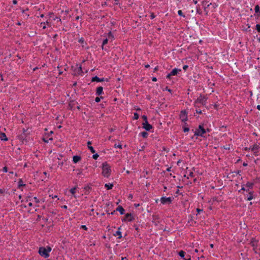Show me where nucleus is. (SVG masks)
Instances as JSON below:
<instances>
[{"mask_svg":"<svg viewBox=\"0 0 260 260\" xmlns=\"http://www.w3.org/2000/svg\"><path fill=\"white\" fill-rule=\"evenodd\" d=\"M95 100V102L96 103H98L100 102V101H101V99L99 98V96L96 97V98H95V100Z\"/></svg>","mask_w":260,"mask_h":260,"instance_id":"052dcab7","label":"nucleus"},{"mask_svg":"<svg viewBox=\"0 0 260 260\" xmlns=\"http://www.w3.org/2000/svg\"><path fill=\"white\" fill-rule=\"evenodd\" d=\"M49 140H51V141H52V140H53V138H49L48 140L46 139V138H42V141H43L44 142L46 143H48L49 142Z\"/></svg>","mask_w":260,"mask_h":260,"instance_id":"79ce46f5","label":"nucleus"},{"mask_svg":"<svg viewBox=\"0 0 260 260\" xmlns=\"http://www.w3.org/2000/svg\"><path fill=\"white\" fill-rule=\"evenodd\" d=\"M18 139L24 144H26L31 140L30 137V132L25 134H21L17 136Z\"/></svg>","mask_w":260,"mask_h":260,"instance_id":"7ed1b4c3","label":"nucleus"},{"mask_svg":"<svg viewBox=\"0 0 260 260\" xmlns=\"http://www.w3.org/2000/svg\"><path fill=\"white\" fill-rule=\"evenodd\" d=\"M171 76H173L172 75H171V73H169L167 76H166V78L167 79H171Z\"/></svg>","mask_w":260,"mask_h":260,"instance_id":"338daca9","label":"nucleus"},{"mask_svg":"<svg viewBox=\"0 0 260 260\" xmlns=\"http://www.w3.org/2000/svg\"><path fill=\"white\" fill-rule=\"evenodd\" d=\"M178 15L180 16H182L183 17H185V15L184 14H183L182 10H179L178 11Z\"/></svg>","mask_w":260,"mask_h":260,"instance_id":"37998d69","label":"nucleus"},{"mask_svg":"<svg viewBox=\"0 0 260 260\" xmlns=\"http://www.w3.org/2000/svg\"><path fill=\"white\" fill-rule=\"evenodd\" d=\"M32 199V196H28L26 197V202L31 201Z\"/></svg>","mask_w":260,"mask_h":260,"instance_id":"09e8293b","label":"nucleus"},{"mask_svg":"<svg viewBox=\"0 0 260 260\" xmlns=\"http://www.w3.org/2000/svg\"><path fill=\"white\" fill-rule=\"evenodd\" d=\"M142 118L144 122L143 123H146L148 121V117L146 115H143L142 116Z\"/></svg>","mask_w":260,"mask_h":260,"instance_id":"4c0bfd02","label":"nucleus"},{"mask_svg":"<svg viewBox=\"0 0 260 260\" xmlns=\"http://www.w3.org/2000/svg\"><path fill=\"white\" fill-rule=\"evenodd\" d=\"M91 144H92L91 141H88L87 143V145L88 149L90 151V152L92 153H95V150L94 149V148L91 146Z\"/></svg>","mask_w":260,"mask_h":260,"instance_id":"a211bd4d","label":"nucleus"},{"mask_svg":"<svg viewBox=\"0 0 260 260\" xmlns=\"http://www.w3.org/2000/svg\"><path fill=\"white\" fill-rule=\"evenodd\" d=\"M189 131V128L188 127V125H184L182 126V131L184 133L188 132Z\"/></svg>","mask_w":260,"mask_h":260,"instance_id":"473e14b6","label":"nucleus"},{"mask_svg":"<svg viewBox=\"0 0 260 260\" xmlns=\"http://www.w3.org/2000/svg\"><path fill=\"white\" fill-rule=\"evenodd\" d=\"M113 187V183H106L105 184V187L107 189V190H110V189H112V188Z\"/></svg>","mask_w":260,"mask_h":260,"instance_id":"7c9ffc66","label":"nucleus"},{"mask_svg":"<svg viewBox=\"0 0 260 260\" xmlns=\"http://www.w3.org/2000/svg\"><path fill=\"white\" fill-rule=\"evenodd\" d=\"M54 15V13L53 12H49L48 13V17L49 18H51Z\"/></svg>","mask_w":260,"mask_h":260,"instance_id":"680f3d73","label":"nucleus"},{"mask_svg":"<svg viewBox=\"0 0 260 260\" xmlns=\"http://www.w3.org/2000/svg\"><path fill=\"white\" fill-rule=\"evenodd\" d=\"M188 68V66H187V65H184L183 66V70L185 71H186Z\"/></svg>","mask_w":260,"mask_h":260,"instance_id":"774afa93","label":"nucleus"},{"mask_svg":"<svg viewBox=\"0 0 260 260\" xmlns=\"http://www.w3.org/2000/svg\"><path fill=\"white\" fill-rule=\"evenodd\" d=\"M196 10H197V13L199 14V15L202 14V11L200 8V7L199 5H198L196 7Z\"/></svg>","mask_w":260,"mask_h":260,"instance_id":"f704fd0d","label":"nucleus"},{"mask_svg":"<svg viewBox=\"0 0 260 260\" xmlns=\"http://www.w3.org/2000/svg\"><path fill=\"white\" fill-rule=\"evenodd\" d=\"M139 117H140V115H139V114L138 113H137V112H135V113H134V117H133V119H134V120H137V119H138L139 118Z\"/></svg>","mask_w":260,"mask_h":260,"instance_id":"c9c22d12","label":"nucleus"},{"mask_svg":"<svg viewBox=\"0 0 260 260\" xmlns=\"http://www.w3.org/2000/svg\"><path fill=\"white\" fill-rule=\"evenodd\" d=\"M247 192H248L249 194H244L245 196H246L245 199H246L247 201H251L256 196V194H253V191H249Z\"/></svg>","mask_w":260,"mask_h":260,"instance_id":"4468645a","label":"nucleus"},{"mask_svg":"<svg viewBox=\"0 0 260 260\" xmlns=\"http://www.w3.org/2000/svg\"><path fill=\"white\" fill-rule=\"evenodd\" d=\"M104 94L103 87L102 86H98L95 90V94L98 96L102 95Z\"/></svg>","mask_w":260,"mask_h":260,"instance_id":"2eb2a0df","label":"nucleus"},{"mask_svg":"<svg viewBox=\"0 0 260 260\" xmlns=\"http://www.w3.org/2000/svg\"><path fill=\"white\" fill-rule=\"evenodd\" d=\"M76 66L77 68L74 70V72L75 73L74 74V76H78L80 75L81 76H83L84 73L82 70V66L81 64H77Z\"/></svg>","mask_w":260,"mask_h":260,"instance_id":"0eeeda50","label":"nucleus"},{"mask_svg":"<svg viewBox=\"0 0 260 260\" xmlns=\"http://www.w3.org/2000/svg\"><path fill=\"white\" fill-rule=\"evenodd\" d=\"M3 170V171L4 172H5V173H7V172H8V167H7L5 166L4 167H3V170Z\"/></svg>","mask_w":260,"mask_h":260,"instance_id":"3c124183","label":"nucleus"},{"mask_svg":"<svg viewBox=\"0 0 260 260\" xmlns=\"http://www.w3.org/2000/svg\"><path fill=\"white\" fill-rule=\"evenodd\" d=\"M106 206L107 207H109L110 206L111 207H113V205L110 203V202H108L106 204Z\"/></svg>","mask_w":260,"mask_h":260,"instance_id":"bf43d9fd","label":"nucleus"},{"mask_svg":"<svg viewBox=\"0 0 260 260\" xmlns=\"http://www.w3.org/2000/svg\"><path fill=\"white\" fill-rule=\"evenodd\" d=\"M205 212L203 209L197 208L195 212H193L191 216V219L193 218H197L198 217H201L202 215H204Z\"/></svg>","mask_w":260,"mask_h":260,"instance_id":"423d86ee","label":"nucleus"},{"mask_svg":"<svg viewBox=\"0 0 260 260\" xmlns=\"http://www.w3.org/2000/svg\"><path fill=\"white\" fill-rule=\"evenodd\" d=\"M102 175L106 178H109L111 172V167L107 161L102 163Z\"/></svg>","mask_w":260,"mask_h":260,"instance_id":"f03ea898","label":"nucleus"},{"mask_svg":"<svg viewBox=\"0 0 260 260\" xmlns=\"http://www.w3.org/2000/svg\"><path fill=\"white\" fill-rule=\"evenodd\" d=\"M180 72H181V70L180 69L174 68L171 71L170 73H171V75H172V76H173L177 75L178 73H179Z\"/></svg>","mask_w":260,"mask_h":260,"instance_id":"6ab92c4d","label":"nucleus"},{"mask_svg":"<svg viewBox=\"0 0 260 260\" xmlns=\"http://www.w3.org/2000/svg\"><path fill=\"white\" fill-rule=\"evenodd\" d=\"M253 155L254 156H256L259 155V154L258 153V150H256V151H253Z\"/></svg>","mask_w":260,"mask_h":260,"instance_id":"e2e57ef3","label":"nucleus"},{"mask_svg":"<svg viewBox=\"0 0 260 260\" xmlns=\"http://www.w3.org/2000/svg\"><path fill=\"white\" fill-rule=\"evenodd\" d=\"M105 36H107L109 38V39H111V41L114 40V35H113V34L112 33V32L111 31H110L107 34V35H105Z\"/></svg>","mask_w":260,"mask_h":260,"instance_id":"2f4dec72","label":"nucleus"},{"mask_svg":"<svg viewBox=\"0 0 260 260\" xmlns=\"http://www.w3.org/2000/svg\"><path fill=\"white\" fill-rule=\"evenodd\" d=\"M124 215V216L121 218L123 222H131L135 220V215L132 213H125Z\"/></svg>","mask_w":260,"mask_h":260,"instance_id":"39448f33","label":"nucleus"},{"mask_svg":"<svg viewBox=\"0 0 260 260\" xmlns=\"http://www.w3.org/2000/svg\"><path fill=\"white\" fill-rule=\"evenodd\" d=\"M162 90H163V91H167L171 93L172 92V90L170 88H169L168 86H166V87L165 88H164Z\"/></svg>","mask_w":260,"mask_h":260,"instance_id":"a19ab883","label":"nucleus"},{"mask_svg":"<svg viewBox=\"0 0 260 260\" xmlns=\"http://www.w3.org/2000/svg\"><path fill=\"white\" fill-rule=\"evenodd\" d=\"M114 147L115 148H119V149H122V145H121V144H118V145L115 144V145H114Z\"/></svg>","mask_w":260,"mask_h":260,"instance_id":"8fccbe9b","label":"nucleus"},{"mask_svg":"<svg viewBox=\"0 0 260 260\" xmlns=\"http://www.w3.org/2000/svg\"><path fill=\"white\" fill-rule=\"evenodd\" d=\"M28 128H23L22 129V133L21 134H25V133H28Z\"/></svg>","mask_w":260,"mask_h":260,"instance_id":"603ef678","label":"nucleus"},{"mask_svg":"<svg viewBox=\"0 0 260 260\" xmlns=\"http://www.w3.org/2000/svg\"><path fill=\"white\" fill-rule=\"evenodd\" d=\"M257 241L255 239H252L251 241V244L254 249H256L257 246Z\"/></svg>","mask_w":260,"mask_h":260,"instance_id":"cd10ccee","label":"nucleus"},{"mask_svg":"<svg viewBox=\"0 0 260 260\" xmlns=\"http://www.w3.org/2000/svg\"><path fill=\"white\" fill-rule=\"evenodd\" d=\"M53 20H57V21H60V22L61 21V19H60V17H57V16H56V17H55L54 18H53Z\"/></svg>","mask_w":260,"mask_h":260,"instance_id":"4d7b16f0","label":"nucleus"},{"mask_svg":"<svg viewBox=\"0 0 260 260\" xmlns=\"http://www.w3.org/2000/svg\"><path fill=\"white\" fill-rule=\"evenodd\" d=\"M156 17V15L154 14V13H151L150 15V18L151 19H154Z\"/></svg>","mask_w":260,"mask_h":260,"instance_id":"864d4df0","label":"nucleus"},{"mask_svg":"<svg viewBox=\"0 0 260 260\" xmlns=\"http://www.w3.org/2000/svg\"><path fill=\"white\" fill-rule=\"evenodd\" d=\"M82 159V157L80 155H76L73 156V162L74 164H77Z\"/></svg>","mask_w":260,"mask_h":260,"instance_id":"dca6fc26","label":"nucleus"},{"mask_svg":"<svg viewBox=\"0 0 260 260\" xmlns=\"http://www.w3.org/2000/svg\"><path fill=\"white\" fill-rule=\"evenodd\" d=\"M179 116L182 122H184L185 125H187L186 121L188 120V117L186 111L185 110L181 111Z\"/></svg>","mask_w":260,"mask_h":260,"instance_id":"6e6552de","label":"nucleus"},{"mask_svg":"<svg viewBox=\"0 0 260 260\" xmlns=\"http://www.w3.org/2000/svg\"><path fill=\"white\" fill-rule=\"evenodd\" d=\"M116 211L119 212L120 215H124L125 214V210L121 205H119L116 208Z\"/></svg>","mask_w":260,"mask_h":260,"instance_id":"f3484780","label":"nucleus"},{"mask_svg":"<svg viewBox=\"0 0 260 260\" xmlns=\"http://www.w3.org/2000/svg\"><path fill=\"white\" fill-rule=\"evenodd\" d=\"M77 171H78L79 172L77 173V176L82 175V169H77L76 170Z\"/></svg>","mask_w":260,"mask_h":260,"instance_id":"a18cd8bd","label":"nucleus"},{"mask_svg":"<svg viewBox=\"0 0 260 260\" xmlns=\"http://www.w3.org/2000/svg\"><path fill=\"white\" fill-rule=\"evenodd\" d=\"M173 199L171 197H162L160 199V201L162 205L170 204L172 203Z\"/></svg>","mask_w":260,"mask_h":260,"instance_id":"1a4fd4ad","label":"nucleus"},{"mask_svg":"<svg viewBox=\"0 0 260 260\" xmlns=\"http://www.w3.org/2000/svg\"><path fill=\"white\" fill-rule=\"evenodd\" d=\"M254 184V182H247L245 184H244V185H245V187H248V189L249 190L253 188Z\"/></svg>","mask_w":260,"mask_h":260,"instance_id":"bb28decb","label":"nucleus"},{"mask_svg":"<svg viewBox=\"0 0 260 260\" xmlns=\"http://www.w3.org/2000/svg\"><path fill=\"white\" fill-rule=\"evenodd\" d=\"M208 2L205 0V1H203L202 2V5L204 7V10L205 12V15H208V12H209V10H208V8L211 5H212V3H210L209 4H208L207 5V4Z\"/></svg>","mask_w":260,"mask_h":260,"instance_id":"f8f14e48","label":"nucleus"},{"mask_svg":"<svg viewBox=\"0 0 260 260\" xmlns=\"http://www.w3.org/2000/svg\"><path fill=\"white\" fill-rule=\"evenodd\" d=\"M33 199L36 203H40V200L36 197H34Z\"/></svg>","mask_w":260,"mask_h":260,"instance_id":"13d9d810","label":"nucleus"},{"mask_svg":"<svg viewBox=\"0 0 260 260\" xmlns=\"http://www.w3.org/2000/svg\"><path fill=\"white\" fill-rule=\"evenodd\" d=\"M192 132H194V136L201 137L204 138H206V130L204 128V124L201 123L199 125L198 127L194 131V129L191 130Z\"/></svg>","mask_w":260,"mask_h":260,"instance_id":"f257e3e1","label":"nucleus"},{"mask_svg":"<svg viewBox=\"0 0 260 260\" xmlns=\"http://www.w3.org/2000/svg\"><path fill=\"white\" fill-rule=\"evenodd\" d=\"M78 188V186H76L70 189V192L71 193L72 196L75 198H76V190Z\"/></svg>","mask_w":260,"mask_h":260,"instance_id":"b1692460","label":"nucleus"},{"mask_svg":"<svg viewBox=\"0 0 260 260\" xmlns=\"http://www.w3.org/2000/svg\"><path fill=\"white\" fill-rule=\"evenodd\" d=\"M79 43L83 44L85 43V44H87V43L85 42L84 39L83 37H81L80 39H79L78 41Z\"/></svg>","mask_w":260,"mask_h":260,"instance_id":"ea45409f","label":"nucleus"},{"mask_svg":"<svg viewBox=\"0 0 260 260\" xmlns=\"http://www.w3.org/2000/svg\"><path fill=\"white\" fill-rule=\"evenodd\" d=\"M244 186H245V185H242L241 190L246 191V192L249 191V189H245Z\"/></svg>","mask_w":260,"mask_h":260,"instance_id":"5fc2aeb1","label":"nucleus"},{"mask_svg":"<svg viewBox=\"0 0 260 260\" xmlns=\"http://www.w3.org/2000/svg\"><path fill=\"white\" fill-rule=\"evenodd\" d=\"M75 102L74 100H70V103L68 105V109L71 110V111H73L75 110L74 109V105H75V104H73V103H74Z\"/></svg>","mask_w":260,"mask_h":260,"instance_id":"5701e85b","label":"nucleus"},{"mask_svg":"<svg viewBox=\"0 0 260 260\" xmlns=\"http://www.w3.org/2000/svg\"><path fill=\"white\" fill-rule=\"evenodd\" d=\"M142 128L146 131L151 132V129H153V126L148 122H147L146 123H142Z\"/></svg>","mask_w":260,"mask_h":260,"instance_id":"9b49d317","label":"nucleus"},{"mask_svg":"<svg viewBox=\"0 0 260 260\" xmlns=\"http://www.w3.org/2000/svg\"><path fill=\"white\" fill-rule=\"evenodd\" d=\"M41 25L43 24L44 25L43 26V29H45L46 28V26L45 25H47L49 26H50V22H49L48 20H47L46 22H42L41 23Z\"/></svg>","mask_w":260,"mask_h":260,"instance_id":"72a5a7b5","label":"nucleus"},{"mask_svg":"<svg viewBox=\"0 0 260 260\" xmlns=\"http://www.w3.org/2000/svg\"><path fill=\"white\" fill-rule=\"evenodd\" d=\"M255 29L258 32H260V24H256Z\"/></svg>","mask_w":260,"mask_h":260,"instance_id":"58836bf2","label":"nucleus"},{"mask_svg":"<svg viewBox=\"0 0 260 260\" xmlns=\"http://www.w3.org/2000/svg\"><path fill=\"white\" fill-rule=\"evenodd\" d=\"M254 11H255L254 15L255 16L256 15L257 17H259L260 16V7H259V5H256L255 6Z\"/></svg>","mask_w":260,"mask_h":260,"instance_id":"aec40b11","label":"nucleus"},{"mask_svg":"<svg viewBox=\"0 0 260 260\" xmlns=\"http://www.w3.org/2000/svg\"><path fill=\"white\" fill-rule=\"evenodd\" d=\"M26 184L24 183L22 179H19L18 182V188L20 189L22 187H24Z\"/></svg>","mask_w":260,"mask_h":260,"instance_id":"a878e982","label":"nucleus"},{"mask_svg":"<svg viewBox=\"0 0 260 260\" xmlns=\"http://www.w3.org/2000/svg\"><path fill=\"white\" fill-rule=\"evenodd\" d=\"M57 37H58V35L57 34H54L52 37L53 41H55L56 39L57 38Z\"/></svg>","mask_w":260,"mask_h":260,"instance_id":"6e6d98bb","label":"nucleus"},{"mask_svg":"<svg viewBox=\"0 0 260 260\" xmlns=\"http://www.w3.org/2000/svg\"><path fill=\"white\" fill-rule=\"evenodd\" d=\"M148 131H144L142 132H141L139 134V136H142L143 138H147L148 136V133H147Z\"/></svg>","mask_w":260,"mask_h":260,"instance_id":"c756f323","label":"nucleus"},{"mask_svg":"<svg viewBox=\"0 0 260 260\" xmlns=\"http://www.w3.org/2000/svg\"><path fill=\"white\" fill-rule=\"evenodd\" d=\"M115 235L119 236V238H121V233L119 231H117L116 232V234H115Z\"/></svg>","mask_w":260,"mask_h":260,"instance_id":"0e129e2a","label":"nucleus"},{"mask_svg":"<svg viewBox=\"0 0 260 260\" xmlns=\"http://www.w3.org/2000/svg\"><path fill=\"white\" fill-rule=\"evenodd\" d=\"M106 81V82L109 81V79L108 78L105 79L104 78H100L97 76H95L92 77L91 81V82H101Z\"/></svg>","mask_w":260,"mask_h":260,"instance_id":"9d476101","label":"nucleus"},{"mask_svg":"<svg viewBox=\"0 0 260 260\" xmlns=\"http://www.w3.org/2000/svg\"><path fill=\"white\" fill-rule=\"evenodd\" d=\"M84 189L85 190V194L86 195H88L92 189V187L90 186H89V185H88L85 186Z\"/></svg>","mask_w":260,"mask_h":260,"instance_id":"393cba45","label":"nucleus"},{"mask_svg":"<svg viewBox=\"0 0 260 260\" xmlns=\"http://www.w3.org/2000/svg\"><path fill=\"white\" fill-rule=\"evenodd\" d=\"M208 97L206 95H203L202 94H200V96L195 100V103H203V102H205V101H207Z\"/></svg>","mask_w":260,"mask_h":260,"instance_id":"ddd939ff","label":"nucleus"},{"mask_svg":"<svg viewBox=\"0 0 260 260\" xmlns=\"http://www.w3.org/2000/svg\"><path fill=\"white\" fill-rule=\"evenodd\" d=\"M69 10H66V11L62 10L60 12L61 14H63L64 16L66 17L69 13Z\"/></svg>","mask_w":260,"mask_h":260,"instance_id":"e433bc0d","label":"nucleus"},{"mask_svg":"<svg viewBox=\"0 0 260 260\" xmlns=\"http://www.w3.org/2000/svg\"><path fill=\"white\" fill-rule=\"evenodd\" d=\"M0 135H1L0 139L2 141H8V138H7V136H6L5 133H3V132H1L0 133Z\"/></svg>","mask_w":260,"mask_h":260,"instance_id":"4be33fe9","label":"nucleus"},{"mask_svg":"<svg viewBox=\"0 0 260 260\" xmlns=\"http://www.w3.org/2000/svg\"><path fill=\"white\" fill-rule=\"evenodd\" d=\"M179 255L182 257V258H183L184 257V252L183 251H180L179 252Z\"/></svg>","mask_w":260,"mask_h":260,"instance_id":"49530a36","label":"nucleus"},{"mask_svg":"<svg viewBox=\"0 0 260 260\" xmlns=\"http://www.w3.org/2000/svg\"><path fill=\"white\" fill-rule=\"evenodd\" d=\"M108 39L107 38L103 40L102 44V46H101L102 50H105L106 51L107 50L106 48L104 47V46L108 43Z\"/></svg>","mask_w":260,"mask_h":260,"instance_id":"c85d7f7f","label":"nucleus"},{"mask_svg":"<svg viewBox=\"0 0 260 260\" xmlns=\"http://www.w3.org/2000/svg\"><path fill=\"white\" fill-rule=\"evenodd\" d=\"M196 113L199 114H202V111L200 109H196Z\"/></svg>","mask_w":260,"mask_h":260,"instance_id":"69168bd1","label":"nucleus"},{"mask_svg":"<svg viewBox=\"0 0 260 260\" xmlns=\"http://www.w3.org/2000/svg\"><path fill=\"white\" fill-rule=\"evenodd\" d=\"M254 183H257L258 181L260 182V176L256 177L254 180Z\"/></svg>","mask_w":260,"mask_h":260,"instance_id":"de8ad7c7","label":"nucleus"},{"mask_svg":"<svg viewBox=\"0 0 260 260\" xmlns=\"http://www.w3.org/2000/svg\"><path fill=\"white\" fill-rule=\"evenodd\" d=\"M260 149V146L257 144H254L252 146L249 147L248 150H250L251 151H254Z\"/></svg>","mask_w":260,"mask_h":260,"instance_id":"412c9836","label":"nucleus"},{"mask_svg":"<svg viewBox=\"0 0 260 260\" xmlns=\"http://www.w3.org/2000/svg\"><path fill=\"white\" fill-rule=\"evenodd\" d=\"M92 155V158L94 159H97L99 157V155L98 153H93Z\"/></svg>","mask_w":260,"mask_h":260,"instance_id":"c03bdc74","label":"nucleus"},{"mask_svg":"<svg viewBox=\"0 0 260 260\" xmlns=\"http://www.w3.org/2000/svg\"><path fill=\"white\" fill-rule=\"evenodd\" d=\"M51 248L50 247H40L39 249V253L42 256L44 257L45 258H47L49 257V253L51 251Z\"/></svg>","mask_w":260,"mask_h":260,"instance_id":"20e7f679","label":"nucleus"}]
</instances>
